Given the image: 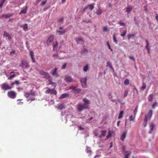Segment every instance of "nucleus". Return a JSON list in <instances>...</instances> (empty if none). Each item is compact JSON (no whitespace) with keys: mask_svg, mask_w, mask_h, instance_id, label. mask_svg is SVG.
I'll use <instances>...</instances> for the list:
<instances>
[{"mask_svg":"<svg viewBox=\"0 0 158 158\" xmlns=\"http://www.w3.org/2000/svg\"><path fill=\"white\" fill-rule=\"evenodd\" d=\"M1 86L2 88L4 90H6L10 89L9 85L6 83L3 84Z\"/></svg>","mask_w":158,"mask_h":158,"instance_id":"6e6552de","label":"nucleus"},{"mask_svg":"<svg viewBox=\"0 0 158 158\" xmlns=\"http://www.w3.org/2000/svg\"><path fill=\"white\" fill-rule=\"evenodd\" d=\"M10 17V15L9 14H5L3 15L2 16V17L5 18H9Z\"/></svg>","mask_w":158,"mask_h":158,"instance_id":"72a5a7b5","label":"nucleus"},{"mask_svg":"<svg viewBox=\"0 0 158 158\" xmlns=\"http://www.w3.org/2000/svg\"><path fill=\"white\" fill-rule=\"evenodd\" d=\"M30 95H31L33 96H35V92L34 91H32V90H31V93H30Z\"/></svg>","mask_w":158,"mask_h":158,"instance_id":"3c124183","label":"nucleus"},{"mask_svg":"<svg viewBox=\"0 0 158 158\" xmlns=\"http://www.w3.org/2000/svg\"><path fill=\"white\" fill-rule=\"evenodd\" d=\"M83 101L84 103V105H85V106H88L87 104L90 103V101L86 98H83Z\"/></svg>","mask_w":158,"mask_h":158,"instance_id":"6ab92c4d","label":"nucleus"},{"mask_svg":"<svg viewBox=\"0 0 158 158\" xmlns=\"http://www.w3.org/2000/svg\"><path fill=\"white\" fill-rule=\"evenodd\" d=\"M41 0H36V2L35 3V5H37L38 3H39Z\"/></svg>","mask_w":158,"mask_h":158,"instance_id":"bf43d9fd","label":"nucleus"},{"mask_svg":"<svg viewBox=\"0 0 158 158\" xmlns=\"http://www.w3.org/2000/svg\"><path fill=\"white\" fill-rule=\"evenodd\" d=\"M152 110H150L148 113L146 114L144 118L148 120L150 119L152 117Z\"/></svg>","mask_w":158,"mask_h":158,"instance_id":"0eeeda50","label":"nucleus"},{"mask_svg":"<svg viewBox=\"0 0 158 158\" xmlns=\"http://www.w3.org/2000/svg\"><path fill=\"white\" fill-rule=\"evenodd\" d=\"M138 106L137 105L135 109L134 110L133 112L134 113V115L135 116L136 115V114L137 112V110H138Z\"/></svg>","mask_w":158,"mask_h":158,"instance_id":"79ce46f5","label":"nucleus"},{"mask_svg":"<svg viewBox=\"0 0 158 158\" xmlns=\"http://www.w3.org/2000/svg\"><path fill=\"white\" fill-rule=\"evenodd\" d=\"M64 107V104H61L58 105L57 108L58 110H61Z\"/></svg>","mask_w":158,"mask_h":158,"instance_id":"b1692460","label":"nucleus"},{"mask_svg":"<svg viewBox=\"0 0 158 158\" xmlns=\"http://www.w3.org/2000/svg\"><path fill=\"white\" fill-rule=\"evenodd\" d=\"M77 43L78 44H82L84 42V40L83 38L81 37H80L77 40Z\"/></svg>","mask_w":158,"mask_h":158,"instance_id":"2eb2a0df","label":"nucleus"},{"mask_svg":"<svg viewBox=\"0 0 158 158\" xmlns=\"http://www.w3.org/2000/svg\"><path fill=\"white\" fill-rule=\"evenodd\" d=\"M146 45L145 47V48L148 51V54L150 52V48L149 47V43L148 41L147 40H146Z\"/></svg>","mask_w":158,"mask_h":158,"instance_id":"dca6fc26","label":"nucleus"},{"mask_svg":"<svg viewBox=\"0 0 158 158\" xmlns=\"http://www.w3.org/2000/svg\"><path fill=\"white\" fill-rule=\"evenodd\" d=\"M132 8L131 6H129L126 8V12L129 13L132 10Z\"/></svg>","mask_w":158,"mask_h":158,"instance_id":"393cba45","label":"nucleus"},{"mask_svg":"<svg viewBox=\"0 0 158 158\" xmlns=\"http://www.w3.org/2000/svg\"><path fill=\"white\" fill-rule=\"evenodd\" d=\"M16 96V93L13 91H10V98L14 99Z\"/></svg>","mask_w":158,"mask_h":158,"instance_id":"aec40b11","label":"nucleus"},{"mask_svg":"<svg viewBox=\"0 0 158 158\" xmlns=\"http://www.w3.org/2000/svg\"><path fill=\"white\" fill-rule=\"evenodd\" d=\"M30 93H29V92H27V93H26L25 94V97L27 98H28L29 97V96H30Z\"/></svg>","mask_w":158,"mask_h":158,"instance_id":"09e8293b","label":"nucleus"},{"mask_svg":"<svg viewBox=\"0 0 158 158\" xmlns=\"http://www.w3.org/2000/svg\"><path fill=\"white\" fill-rule=\"evenodd\" d=\"M111 135V131H109L108 132V135H107L106 138V139H108L109 138H110Z\"/></svg>","mask_w":158,"mask_h":158,"instance_id":"e433bc0d","label":"nucleus"},{"mask_svg":"<svg viewBox=\"0 0 158 158\" xmlns=\"http://www.w3.org/2000/svg\"><path fill=\"white\" fill-rule=\"evenodd\" d=\"M102 9L99 8L97 10L96 14L98 15H100L102 13Z\"/></svg>","mask_w":158,"mask_h":158,"instance_id":"5701e85b","label":"nucleus"},{"mask_svg":"<svg viewBox=\"0 0 158 158\" xmlns=\"http://www.w3.org/2000/svg\"><path fill=\"white\" fill-rule=\"evenodd\" d=\"M12 73V72H10V78H14L16 76V75L15 74H11Z\"/></svg>","mask_w":158,"mask_h":158,"instance_id":"864d4df0","label":"nucleus"},{"mask_svg":"<svg viewBox=\"0 0 158 158\" xmlns=\"http://www.w3.org/2000/svg\"><path fill=\"white\" fill-rule=\"evenodd\" d=\"M39 74L43 76V77L46 79H50L51 78V76L49 75L48 73L45 72L43 70H40L39 71Z\"/></svg>","mask_w":158,"mask_h":158,"instance_id":"f257e3e1","label":"nucleus"},{"mask_svg":"<svg viewBox=\"0 0 158 158\" xmlns=\"http://www.w3.org/2000/svg\"><path fill=\"white\" fill-rule=\"evenodd\" d=\"M153 95L152 94H150L148 97V100L149 102H151L153 100Z\"/></svg>","mask_w":158,"mask_h":158,"instance_id":"bb28decb","label":"nucleus"},{"mask_svg":"<svg viewBox=\"0 0 158 158\" xmlns=\"http://www.w3.org/2000/svg\"><path fill=\"white\" fill-rule=\"evenodd\" d=\"M58 45V44L57 42L56 41L55 44H53V48H56Z\"/></svg>","mask_w":158,"mask_h":158,"instance_id":"5fc2aeb1","label":"nucleus"},{"mask_svg":"<svg viewBox=\"0 0 158 158\" xmlns=\"http://www.w3.org/2000/svg\"><path fill=\"white\" fill-rule=\"evenodd\" d=\"M118 23L121 26H126V24L122 22V21H120L118 22Z\"/></svg>","mask_w":158,"mask_h":158,"instance_id":"37998d69","label":"nucleus"},{"mask_svg":"<svg viewBox=\"0 0 158 158\" xmlns=\"http://www.w3.org/2000/svg\"><path fill=\"white\" fill-rule=\"evenodd\" d=\"M27 6H25V8L23 9L21 11L20 14H25L27 12Z\"/></svg>","mask_w":158,"mask_h":158,"instance_id":"412c9836","label":"nucleus"},{"mask_svg":"<svg viewBox=\"0 0 158 158\" xmlns=\"http://www.w3.org/2000/svg\"><path fill=\"white\" fill-rule=\"evenodd\" d=\"M66 32V30L65 29H64L62 31L57 30L56 32V34L58 35H61L65 34Z\"/></svg>","mask_w":158,"mask_h":158,"instance_id":"1a4fd4ad","label":"nucleus"},{"mask_svg":"<svg viewBox=\"0 0 158 158\" xmlns=\"http://www.w3.org/2000/svg\"><path fill=\"white\" fill-rule=\"evenodd\" d=\"M135 116H133V115H131L130 116V120L131 121H134V119H135Z\"/></svg>","mask_w":158,"mask_h":158,"instance_id":"58836bf2","label":"nucleus"},{"mask_svg":"<svg viewBox=\"0 0 158 158\" xmlns=\"http://www.w3.org/2000/svg\"><path fill=\"white\" fill-rule=\"evenodd\" d=\"M88 52V51L86 49H83L82 51L81 52V54H86Z\"/></svg>","mask_w":158,"mask_h":158,"instance_id":"c03bdc74","label":"nucleus"},{"mask_svg":"<svg viewBox=\"0 0 158 158\" xmlns=\"http://www.w3.org/2000/svg\"><path fill=\"white\" fill-rule=\"evenodd\" d=\"M66 65H67V64L66 63H65L62 66V68H61V69H65L66 66Z\"/></svg>","mask_w":158,"mask_h":158,"instance_id":"4d7b16f0","label":"nucleus"},{"mask_svg":"<svg viewBox=\"0 0 158 158\" xmlns=\"http://www.w3.org/2000/svg\"><path fill=\"white\" fill-rule=\"evenodd\" d=\"M4 37H8V39H10L9 35L6 33L4 32Z\"/></svg>","mask_w":158,"mask_h":158,"instance_id":"8fccbe9b","label":"nucleus"},{"mask_svg":"<svg viewBox=\"0 0 158 158\" xmlns=\"http://www.w3.org/2000/svg\"><path fill=\"white\" fill-rule=\"evenodd\" d=\"M156 19L158 23V15L157 14L156 15Z\"/></svg>","mask_w":158,"mask_h":158,"instance_id":"774afa93","label":"nucleus"},{"mask_svg":"<svg viewBox=\"0 0 158 158\" xmlns=\"http://www.w3.org/2000/svg\"><path fill=\"white\" fill-rule=\"evenodd\" d=\"M63 20H64L63 17H62L61 18H60L59 20H58V22H62L63 21Z\"/></svg>","mask_w":158,"mask_h":158,"instance_id":"13d9d810","label":"nucleus"},{"mask_svg":"<svg viewBox=\"0 0 158 158\" xmlns=\"http://www.w3.org/2000/svg\"><path fill=\"white\" fill-rule=\"evenodd\" d=\"M19 81H15L12 83L10 85H14L15 84H16L17 85H19Z\"/></svg>","mask_w":158,"mask_h":158,"instance_id":"4c0bfd02","label":"nucleus"},{"mask_svg":"<svg viewBox=\"0 0 158 158\" xmlns=\"http://www.w3.org/2000/svg\"><path fill=\"white\" fill-rule=\"evenodd\" d=\"M86 77L82 78L81 80V82L83 88H85L86 87Z\"/></svg>","mask_w":158,"mask_h":158,"instance_id":"423d86ee","label":"nucleus"},{"mask_svg":"<svg viewBox=\"0 0 158 158\" xmlns=\"http://www.w3.org/2000/svg\"><path fill=\"white\" fill-rule=\"evenodd\" d=\"M123 113H124V111L123 110L121 111L120 112V113L119 114V116L118 117V119H120L123 117Z\"/></svg>","mask_w":158,"mask_h":158,"instance_id":"473e14b6","label":"nucleus"},{"mask_svg":"<svg viewBox=\"0 0 158 158\" xmlns=\"http://www.w3.org/2000/svg\"><path fill=\"white\" fill-rule=\"evenodd\" d=\"M23 29L24 31H26L28 29V24L27 23H25L23 26Z\"/></svg>","mask_w":158,"mask_h":158,"instance_id":"a878e982","label":"nucleus"},{"mask_svg":"<svg viewBox=\"0 0 158 158\" xmlns=\"http://www.w3.org/2000/svg\"><path fill=\"white\" fill-rule=\"evenodd\" d=\"M35 100V98H32L31 99H29L28 100V101H34Z\"/></svg>","mask_w":158,"mask_h":158,"instance_id":"338daca9","label":"nucleus"},{"mask_svg":"<svg viewBox=\"0 0 158 158\" xmlns=\"http://www.w3.org/2000/svg\"><path fill=\"white\" fill-rule=\"evenodd\" d=\"M79 129L81 130H84V128L83 127H82L81 126H80L79 127Z\"/></svg>","mask_w":158,"mask_h":158,"instance_id":"0e129e2a","label":"nucleus"},{"mask_svg":"<svg viewBox=\"0 0 158 158\" xmlns=\"http://www.w3.org/2000/svg\"><path fill=\"white\" fill-rule=\"evenodd\" d=\"M113 39L114 42H115L116 44H117L118 41L117 40H116V35L115 34H114L113 35Z\"/></svg>","mask_w":158,"mask_h":158,"instance_id":"f704fd0d","label":"nucleus"},{"mask_svg":"<svg viewBox=\"0 0 158 158\" xmlns=\"http://www.w3.org/2000/svg\"><path fill=\"white\" fill-rule=\"evenodd\" d=\"M29 53H30V56L31 58L32 62H34V63H35V58H34V52H33L32 51H30Z\"/></svg>","mask_w":158,"mask_h":158,"instance_id":"9d476101","label":"nucleus"},{"mask_svg":"<svg viewBox=\"0 0 158 158\" xmlns=\"http://www.w3.org/2000/svg\"><path fill=\"white\" fill-rule=\"evenodd\" d=\"M69 96V94L67 93H64L62 94L60 97L59 99H61L64 98L68 97Z\"/></svg>","mask_w":158,"mask_h":158,"instance_id":"4be33fe9","label":"nucleus"},{"mask_svg":"<svg viewBox=\"0 0 158 158\" xmlns=\"http://www.w3.org/2000/svg\"><path fill=\"white\" fill-rule=\"evenodd\" d=\"M129 58L130 59H131V60H133L134 61H135V59H134V58L132 57V56H130L129 57Z\"/></svg>","mask_w":158,"mask_h":158,"instance_id":"69168bd1","label":"nucleus"},{"mask_svg":"<svg viewBox=\"0 0 158 158\" xmlns=\"http://www.w3.org/2000/svg\"><path fill=\"white\" fill-rule=\"evenodd\" d=\"M128 93V90H125L124 91V95H123L124 98H125L127 96Z\"/></svg>","mask_w":158,"mask_h":158,"instance_id":"ea45409f","label":"nucleus"},{"mask_svg":"<svg viewBox=\"0 0 158 158\" xmlns=\"http://www.w3.org/2000/svg\"><path fill=\"white\" fill-rule=\"evenodd\" d=\"M29 66L28 63L25 61L22 60L21 63L19 66L23 69L27 68Z\"/></svg>","mask_w":158,"mask_h":158,"instance_id":"7ed1b4c3","label":"nucleus"},{"mask_svg":"<svg viewBox=\"0 0 158 158\" xmlns=\"http://www.w3.org/2000/svg\"><path fill=\"white\" fill-rule=\"evenodd\" d=\"M126 33V30H125L124 31L123 33L120 34V35L124 37L125 36Z\"/></svg>","mask_w":158,"mask_h":158,"instance_id":"de8ad7c7","label":"nucleus"},{"mask_svg":"<svg viewBox=\"0 0 158 158\" xmlns=\"http://www.w3.org/2000/svg\"><path fill=\"white\" fill-rule=\"evenodd\" d=\"M157 102H155L153 103L152 105V108H154L155 106L157 104Z\"/></svg>","mask_w":158,"mask_h":158,"instance_id":"680f3d73","label":"nucleus"},{"mask_svg":"<svg viewBox=\"0 0 158 158\" xmlns=\"http://www.w3.org/2000/svg\"><path fill=\"white\" fill-rule=\"evenodd\" d=\"M129 84V81L128 79H126L124 81V84L125 85H128Z\"/></svg>","mask_w":158,"mask_h":158,"instance_id":"c9c22d12","label":"nucleus"},{"mask_svg":"<svg viewBox=\"0 0 158 158\" xmlns=\"http://www.w3.org/2000/svg\"><path fill=\"white\" fill-rule=\"evenodd\" d=\"M127 153H125V154H124L125 156L124 158H128L129 156L131 154V152L127 151Z\"/></svg>","mask_w":158,"mask_h":158,"instance_id":"c85d7f7f","label":"nucleus"},{"mask_svg":"<svg viewBox=\"0 0 158 158\" xmlns=\"http://www.w3.org/2000/svg\"><path fill=\"white\" fill-rule=\"evenodd\" d=\"M123 152L124 153H127V151H125V150L126 149V148L125 146H123Z\"/></svg>","mask_w":158,"mask_h":158,"instance_id":"6e6d98bb","label":"nucleus"},{"mask_svg":"<svg viewBox=\"0 0 158 158\" xmlns=\"http://www.w3.org/2000/svg\"><path fill=\"white\" fill-rule=\"evenodd\" d=\"M57 68H55L54 71L52 72V75L53 76L56 77H58V75L57 73Z\"/></svg>","mask_w":158,"mask_h":158,"instance_id":"f3484780","label":"nucleus"},{"mask_svg":"<svg viewBox=\"0 0 158 158\" xmlns=\"http://www.w3.org/2000/svg\"><path fill=\"white\" fill-rule=\"evenodd\" d=\"M155 125L153 123H151L150 126V130L149 131V133L150 134L152 133V131L155 127Z\"/></svg>","mask_w":158,"mask_h":158,"instance_id":"f8f14e48","label":"nucleus"},{"mask_svg":"<svg viewBox=\"0 0 158 158\" xmlns=\"http://www.w3.org/2000/svg\"><path fill=\"white\" fill-rule=\"evenodd\" d=\"M47 0H45V1L42 2H41V5H43L45 4L47 2Z\"/></svg>","mask_w":158,"mask_h":158,"instance_id":"052dcab7","label":"nucleus"},{"mask_svg":"<svg viewBox=\"0 0 158 158\" xmlns=\"http://www.w3.org/2000/svg\"><path fill=\"white\" fill-rule=\"evenodd\" d=\"M127 134V131H125L123 133L122 135H121L120 139L122 141H123L124 140V139L126 138Z\"/></svg>","mask_w":158,"mask_h":158,"instance_id":"a211bd4d","label":"nucleus"},{"mask_svg":"<svg viewBox=\"0 0 158 158\" xmlns=\"http://www.w3.org/2000/svg\"><path fill=\"white\" fill-rule=\"evenodd\" d=\"M54 39V36L51 35L49 36L47 40V44L48 45H50Z\"/></svg>","mask_w":158,"mask_h":158,"instance_id":"39448f33","label":"nucleus"},{"mask_svg":"<svg viewBox=\"0 0 158 158\" xmlns=\"http://www.w3.org/2000/svg\"><path fill=\"white\" fill-rule=\"evenodd\" d=\"M88 107V106H85V105L81 103H79L77 105V110L79 111H81L87 108Z\"/></svg>","mask_w":158,"mask_h":158,"instance_id":"f03ea898","label":"nucleus"},{"mask_svg":"<svg viewBox=\"0 0 158 158\" xmlns=\"http://www.w3.org/2000/svg\"><path fill=\"white\" fill-rule=\"evenodd\" d=\"M48 81L49 82L48 84H50V85H54V88H55L56 87V85L55 83H54L53 82H52L50 80Z\"/></svg>","mask_w":158,"mask_h":158,"instance_id":"c756f323","label":"nucleus"},{"mask_svg":"<svg viewBox=\"0 0 158 158\" xmlns=\"http://www.w3.org/2000/svg\"><path fill=\"white\" fill-rule=\"evenodd\" d=\"M146 87V85L145 83L144 82H143L142 83V86L141 87V89L142 90H144L145 89Z\"/></svg>","mask_w":158,"mask_h":158,"instance_id":"2f4dec72","label":"nucleus"},{"mask_svg":"<svg viewBox=\"0 0 158 158\" xmlns=\"http://www.w3.org/2000/svg\"><path fill=\"white\" fill-rule=\"evenodd\" d=\"M107 66H109L111 69H114L111 63L110 62H107Z\"/></svg>","mask_w":158,"mask_h":158,"instance_id":"a19ab883","label":"nucleus"},{"mask_svg":"<svg viewBox=\"0 0 158 158\" xmlns=\"http://www.w3.org/2000/svg\"><path fill=\"white\" fill-rule=\"evenodd\" d=\"M64 80L67 82H71L73 81L72 78L69 76H66Z\"/></svg>","mask_w":158,"mask_h":158,"instance_id":"9b49d317","label":"nucleus"},{"mask_svg":"<svg viewBox=\"0 0 158 158\" xmlns=\"http://www.w3.org/2000/svg\"><path fill=\"white\" fill-rule=\"evenodd\" d=\"M5 2V0H2L1 2L0 3V8H2L3 4H4Z\"/></svg>","mask_w":158,"mask_h":158,"instance_id":"a18cd8bd","label":"nucleus"},{"mask_svg":"<svg viewBox=\"0 0 158 158\" xmlns=\"http://www.w3.org/2000/svg\"><path fill=\"white\" fill-rule=\"evenodd\" d=\"M95 4H91L87 6L86 7V9H87L89 8V9L91 11L94 8V5Z\"/></svg>","mask_w":158,"mask_h":158,"instance_id":"ddd939ff","label":"nucleus"},{"mask_svg":"<svg viewBox=\"0 0 158 158\" xmlns=\"http://www.w3.org/2000/svg\"><path fill=\"white\" fill-rule=\"evenodd\" d=\"M107 46L108 47V48L111 51H113V50L111 48L110 45L108 41L107 42Z\"/></svg>","mask_w":158,"mask_h":158,"instance_id":"603ef678","label":"nucleus"},{"mask_svg":"<svg viewBox=\"0 0 158 158\" xmlns=\"http://www.w3.org/2000/svg\"><path fill=\"white\" fill-rule=\"evenodd\" d=\"M45 93L47 94H54L55 95H56L57 94L56 91L54 90V88L53 89H50L49 88L46 91Z\"/></svg>","mask_w":158,"mask_h":158,"instance_id":"20e7f679","label":"nucleus"},{"mask_svg":"<svg viewBox=\"0 0 158 158\" xmlns=\"http://www.w3.org/2000/svg\"><path fill=\"white\" fill-rule=\"evenodd\" d=\"M101 134L99 136V137L100 138H102L105 136L106 133V131L105 130H103L101 131Z\"/></svg>","mask_w":158,"mask_h":158,"instance_id":"4468645a","label":"nucleus"},{"mask_svg":"<svg viewBox=\"0 0 158 158\" xmlns=\"http://www.w3.org/2000/svg\"><path fill=\"white\" fill-rule=\"evenodd\" d=\"M89 69L88 64L85 66L83 68V70L84 72H86Z\"/></svg>","mask_w":158,"mask_h":158,"instance_id":"7c9ffc66","label":"nucleus"},{"mask_svg":"<svg viewBox=\"0 0 158 158\" xmlns=\"http://www.w3.org/2000/svg\"><path fill=\"white\" fill-rule=\"evenodd\" d=\"M103 31H108V28L107 26H105L103 28Z\"/></svg>","mask_w":158,"mask_h":158,"instance_id":"49530a36","label":"nucleus"},{"mask_svg":"<svg viewBox=\"0 0 158 158\" xmlns=\"http://www.w3.org/2000/svg\"><path fill=\"white\" fill-rule=\"evenodd\" d=\"M134 35H131L129 34L128 35V39H129L131 38V36H134Z\"/></svg>","mask_w":158,"mask_h":158,"instance_id":"e2e57ef3","label":"nucleus"},{"mask_svg":"<svg viewBox=\"0 0 158 158\" xmlns=\"http://www.w3.org/2000/svg\"><path fill=\"white\" fill-rule=\"evenodd\" d=\"M148 120L146 119V118H144L143 123V125L144 127H146Z\"/></svg>","mask_w":158,"mask_h":158,"instance_id":"cd10ccee","label":"nucleus"}]
</instances>
